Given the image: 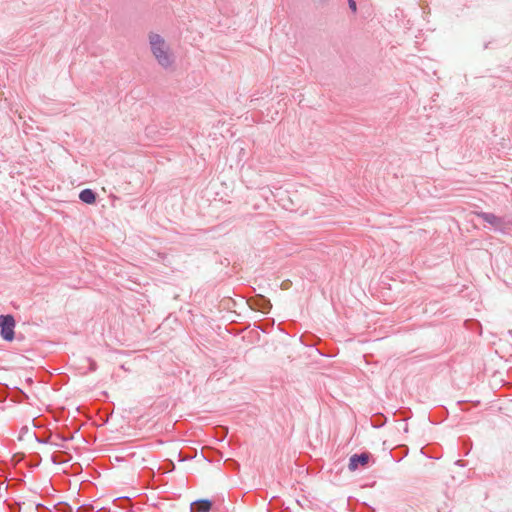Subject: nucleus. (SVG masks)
<instances>
[{
  "label": "nucleus",
  "mask_w": 512,
  "mask_h": 512,
  "mask_svg": "<svg viewBox=\"0 0 512 512\" xmlns=\"http://www.w3.org/2000/svg\"><path fill=\"white\" fill-rule=\"evenodd\" d=\"M475 215L496 230H502L504 227V220L493 213L476 212Z\"/></svg>",
  "instance_id": "obj_3"
},
{
  "label": "nucleus",
  "mask_w": 512,
  "mask_h": 512,
  "mask_svg": "<svg viewBox=\"0 0 512 512\" xmlns=\"http://www.w3.org/2000/svg\"><path fill=\"white\" fill-rule=\"evenodd\" d=\"M348 4H349V8L351 9V11L353 13H355L357 11V4H356L355 0H348Z\"/></svg>",
  "instance_id": "obj_7"
},
{
  "label": "nucleus",
  "mask_w": 512,
  "mask_h": 512,
  "mask_svg": "<svg viewBox=\"0 0 512 512\" xmlns=\"http://www.w3.org/2000/svg\"><path fill=\"white\" fill-rule=\"evenodd\" d=\"M370 455L368 453L354 454L349 459V469L351 471L357 470L360 466L364 467L368 464Z\"/></svg>",
  "instance_id": "obj_4"
},
{
  "label": "nucleus",
  "mask_w": 512,
  "mask_h": 512,
  "mask_svg": "<svg viewBox=\"0 0 512 512\" xmlns=\"http://www.w3.org/2000/svg\"><path fill=\"white\" fill-rule=\"evenodd\" d=\"M148 38L151 53L155 57L157 63L165 69L170 68L175 59L174 54L165 39L156 33H150Z\"/></svg>",
  "instance_id": "obj_1"
},
{
  "label": "nucleus",
  "mask_w": 512,
  "mask_h": 512,
  "mask_svg": "<svg viewBox=\"0 0 512 512\" xmlns=\"http://www.w3.org/2000/svg\"><path fill=\"white\" fill-rule=\"evenodd\" d=\"M15 319L12 315H0V335L6 341H12L15 337Z\"/></svg>",
  "instance_id": "obj_2"
},
{
  "label": "nucleus",
  "mask_w": 512,
  "mask_h": 512,
  "mask_svg": "<svg viewBox=\"0 0 512 512\" xmlns=\"http://www.w3.org/2000/svg\"><path fill=\"white\" fill-rule=\"evenodd\" d=\"M82 510H85V508H84V507H83V508H81V510H79L78 512H82Z\"/></svg>",
  "instance_id": "obj_8"
},
{
  "label": "nucleus",
  "mask_w": 512,
  "mask_h": 512,
  "mask_svg": "<svg viewBox=\"0 0 512 512\" xmlns=\"http://www.w3.org/2000/svg\"><path fill=\"white\" fill-rule=\"evenodd\" d=\"M79 198L87 204H93L96 201V193L92 189H84L80 192Z\"/></svg>",
  "instance_id": "obj_6"
},
{
  "label": "nucleus",
  "mask_w": 512,
  "mask_h": 512,
  "mask_svg": "<svg viewBox=\"0 0 512 512\" xmlns=\"http://www.w3.org/2000/svg\"><path fill=\"white\" fill-rule=\"evenodd\" d=\"M211 508L212 502L207 499H202L191 503L190 512H209Z\"/></svg>",
  "instance_id": "obj_5"
}]
</instances>
